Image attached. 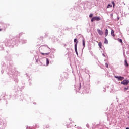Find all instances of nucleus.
<instances>
[{"instance_id":"1","label":"nucleus","mask_w":129,"mask_h":129,"mask_svg":"<svg viewBox=\"0 0 129 129\" xmlns=\"http://www.w3.org/2000/svg\"><path fill=\"white\" fill-rule=\"evenodd\" d=\"M15 44V41H13L10 39H7L5 42V46H6V47H11L13 48L14 47V45Z\"/></svg>"},{"instance_id":"2","label":"nucleus","mask_w":129,"mask_h":129,"mask_svg":"<svg viewBox=\"0 0 129 129\" xmlns=\"http://www.w3.org/2000/svg\"><path fill=\"white\" fill-rule=\"evenodd\" d=\"M83 89V92H85V93H89L90 89V85L89 84L84 85Z\"/></svg>"},{"instance_id":"3","label":"nucleus","mask_w":129,"mask_h":129,"mask_svg":"<svg viewBox=\"0 0 129 129\" xmlns=\"http://www.w3.org/2000/svg\"><path fill=\"white\" fill-rule=\"evenodd\" d=\"M101 20V18H100V17H93L91 20V22H94V21H100Z\"/></svg>"},{"instance_id":"4","label":"nucleus","mask_w":129,"mask_h":129,"mask_svg":"<svg viewBox=\"0 0 129 129\" xmlns=\"http://www.w3.org/2000/svg\"><path fill=\"white\" fill-rule=\"evenodd\" d=\"M129 83V80L127 79L123 80L122 82H121V84H123V85H127Z\"/></svg>"},{"instance_id":"5","label":"nucleus","mask_w":129,"mask_h":129,"mask_svg":"<svg viewBox=\"0 0 129 129\" xmlns=\"http://www.w3.org/2000/svg\"><path fill=\"white\" fill-rule=\"evenodd\" d=\"M114 77L115 78H117L119 81L124 79V78L123 77H121V76H115Z\"/></svg>"},{"instance_id":"6","label":"nucleus","mask_w":129,"mask_h":129,"mask_svg":"<svg viewBox=\"0 0 129 129\" xmlns=\"http://www.w3.org/2000/svg\"><path fill=\"white\" fill-rule=\"evenodd\" d=\"M89 2H86L84 3V7L85 9H88L89 8Z\"/></svg>"},{"instance_id":"7","label":"nucleus","mask_w":129,"mask_h":129,"mask_svg":"<svg viewBox=\"0 0 129 129\" xmlns=\"http://www.w3.org/2000/svg\"><path fill=\"white\" fill-rule=\"evenodd\" d=\"M97 31L100 36H102L103 35V32H102L100 29H97Z\"/></svg>"},{"instance_id":"8","label":"nucleus","mask_w":129,"mask_h":129,"mask_svg":"<svg viewBox=\"0 0 129 129\" xmlns=\"http://www.w3.org/2000/svg\"><path fill=\"white\" fill-rule=\"evenodd\" d=\"M74 42L75 43L74 47H77V44H78V40H77V38H75L74 40Z\"/></svg>"},{"instance_id":"9","label":"nucleus","mask_w":129,"mask_h":129,"mask_svg":"<svg viewBox=\"0 0 129 129\" xmlns=\"http://www.w3.org/2000/svg\"><path fill=\"white\" fill-rule=\"evenodd\" d=\"M0 125H2V128L6 127V124L4 123V121H3L1 119H0Z\"/></svg>"},{"instance_id":"10","label":"nucleus","mask_w":129,"mask_h":129,"mask_svg":"<svg viewBox=\"0 0 129 129\" xmlns=\"http://www.w3.org/2000/svg\"><path fill=\"white\" fill-rule=\"evenodd\" d=\"M20 42L21 43V44H26V43H27V40L21 39Z\"/></svg>"},{"instance_id":"11","label":"nucleus","mask_w":129,"mask_h":129,"mask_svg":"<svg viewBox=\"0 0 129 129\" xmlns=\"http://www.w3.org/2000/svg\"><path fill=\"white\" fill-rule=\"evenodd\" d=\"M82 42H83V48H85V39L83 38L82 39Z\"/></svg>"},{"instance_id":"12","label":"nucleus","mask_w":129,"mask_h":129,"mask_svg":"<svg viewBox=\"0 0 129 129\" xmlns=\"http://www.w3.org/2000/svg\"><path fill=\"white\" fill-rule=\"evenodd\" d=\"M111 35L112 37H115V34H114V30H112L111 32Z\"/></svg>"},{"instance_id":"13","label":"nucleus","mask_w":129,"mask_h":129,"mask_svg":"<svg viewBox=\"0 0 129 129\" xmlns=\"http://www.w3.org/2000/svg\"><path fill=\"white\" fill-rule=\"evenodd\" d=\"M41 55H42L43 56H45V55L46 56H47L48 55H49L50 54V52H48V53H44L43 52H41Z\"/></svg>"},{"instance_id":"14","label":"nucleus","mask_w":129,"mask_h":129,"mask_svg":"<svg viewBox=\"0 0 129 129\" xmlns=\"http://www.w3.org/2000/svg\"><path fill=\"white\" fill-rule=\"evenodd\" d=\"M124 64L126 67H128V63H127V60L126 59H125L124 61Z\"/></svg>"},{"instance_id":"15","label":"nucleus","mask_w":129,"mask_h":129,"mask_svg":"<svg viewBox=\"0 0 129 129\" xmlns=\"http://www.w3.org/2000/svg\"><path fill=\"white\" fill-rule=\"evenodd\" d=\"M105 37H107V35H108V30L106 29L105 32Z\"/></svg>"},{"instance_id":"16","label":"nucleus","mask_w":129,"mask_h":129,"mask_svg":"<svg viewBox=\"0 0 129 129\" xmlns=\"http://www.w3.org/2000/svg\"><path fill=\"white\" fill-rule=\"evenodd\" d=\"M112 5H111V4H109L107 6V9H109V8H112Z\"/></svg>"},{"instance_id":"17","label":"nucleus","mask_w":129,"mask_h":129,"mask_svg":"<svg viewBox=\"0 0 129 129\" xmlns=\"http://www.w3.org/2000/svg\"><path fill=\"white\" fill-rule=\"evenodd\" d=\"M50 64V61H49V58H46V66H48Z\"/></svg>"},{"instance_id":"18","label":"nucleus","mask_w":129,"mask_h":129,"mask_svg":"<svg viewBox=\"0 0 129 129\" xmlns=\"http://www.w3.org/2000/svg\"><path fill=\"white\" fill-rule=\"evenodd\" d=\"M104 44H106V45L108 44V40H107L106 38H105Z\"/></svg>"},{"instance_id":"19","label":"nucleus","mask_w":129,"mask_h":129,"mask_svg":"<svg viewBox=\"0 0 129 129\" xmlns=\"http://www.w3.org/2000/svg\"><path fill=\"white\" fill-rule=\"evenodd\" d=\"M75 51L76 55L78 56V52H77V47H75Z\"/></svg>"},{"instance_id":"20","label":"nucleus","mask_w":129,"mask_h":129,"mask_svg":"<svg viewBox=\"0 0 129 129\" xmlns=\"http://www.w3.org/2000/svg\"><path fill=\"white\" fill-rule=\"evenodd\" d=\"M117 41H118V42H119V43H122V39H121L120 38H118Z\"/></svg>"},{"instance_id":"21","label":"nucleus","mask_w":129,"mask_h":129,"mask_svg":"<svg viewBox=\"0 0 129 129\" xmlns=\"http://www.w3.org/2000/svg\"><path fill=\"white\" fill-rule=\"evenodd\" d=\"M98 45H99L100 48H101V47L102 46V43H101V42H99L98 43Z\"/></svg>"},{"instance_id":"22","label":"nucleus","mask_w":129,"mask_h":129,"mask_svg":"<svg viewBox=\"0 0 129 129\" xmlns=\"http://www.w3.org/2000/svg\"><path fill=\"white\" fill-rule=\"evenodd\" d=\"M112 4L113 5V8H114V7H115V3H114V1H112Z\"/></svg>"},{"instance_id":"23","label":"nucleus","mask_w":129,"mask_h":129,"mask_svg":"<svg viewBox=\"0 0 129 129\" xmlns=\"http://www.w3.org/2000/svg\"><path fill=\"white\" fill-rule=\"evenodd\" d=\"M89 18H93V14H90L89 16Z\"/></svg>"},{"instance_id":"24","label":"nucleus","mask_w":129,"mask_h":129,"mask_svg":"<svg viewBox=\"0 0 129 129\" xmlns=\"http://www.w3.org/2000/svg\"><path fill=\"white\" fill-rule=\"evenodd\" d=\"M44 46H45V47H47L48 49H49V50H51V48H49L48 47V45H43V46H41L40 48H42V47H44Z\"/></svg>"},{"instance_id":"25","label":"nucleus","mask_w":129,"mask_h":129,"mask_svg":"<svg viewBox=\"0 0 129 129\" xmlns=\"http://www.w3.org/2000/svg\"><path fill=\"white\" fill-rule=\"evenodd\" d=\"M80 88H81V83H79V88L78 89L79 90H80Z\"/></svg>"},{"instance_id":"26","label":"nucleus","mask_w":129,"mask_h":129,"mask_svg":"<svg viewBox=\"0 0 129 129\" xmlns=\"http://www.w3.org/2000/svg\"><path fill=\"white\" fill-rule=\"evenodd\" d=\"M105 67H106V68H108V64H107V63H105Z\"/></svg>"},{"instance_id":"27","label":"nucleus","mask_w":129,"mask_h":129,"mask_svg":"<svg viewBox=\"0 0 129 129\" xmlns=\"http://www.w3.org/2000/svg\"><path fill=\"white\" fill-rule=\"evenodd\" d=\"M35 59H36V63H38V62H39V59H37L35 58Z\"/></svg>"},{"instance_id":"28","label":"nucleus","mask_w":129,"mask_h":129,"mask_svg":"<svg viewBox=\"0 0 129 129\" xmlns=\"http://www.w3.org/2000/svg\"><path fill=\"white\" fill-rule=\"evenodd\" d=\"M124 89H125V90H128V87H125V88H124Z\"/></svg>"},{"instance_id":"29","label":"nucleus","mask_w":129,"mask_h":129,"mask_svg":"<svg viewBox=\"0 0 129 129\" xmlns=\"http://www.w3.org/2000/svg\"><path fill=\"white\" fill-rule=\"evenodd\" d=\"M105 87H104V90H103V91H104V92H105Z\"/></svg>"},{"instance_id":"30","label":"nucleus","mask_w":129,"mask_h":129,"mask_svg":"<svg viewBox=\"0 0 129 129\" xmlns=\"http://www.w3.org/2000/svg\"><path fill=\"white\" fill-rule=\"evenodd\" d=\"M39 40H43V37L42 36H41L40 37V38L39 39Z\"/></svg>"},{"instance_id":"31","label":"nucleus","mask_w":129,"mask_h":129,"mask_svg":"<svg viewBox=\"0 0 129 129\" xmlns=\"http://www.w3.org/2000/svg\"><path fill=\"white\" fill-rule=\"evenodd\" d=\"M113 14H110V17H113Z\"/></svg>"},{"instance_id":"32","label":"nucleus","mask_w":129,"mask_h":129,"mask_svg":"<svg viewBox=\"0 0 129 129\" xmlns=\"http://www.w3.org/2000/svg\"><path fill=\"white\" fill-rule=\"evenodd\" d=\"M102 56H103V57H105V54H104V53H103V54H102Z\"/></svg>"},{"instance_id":"33","label":"nucleus","mask_w":129,"mask_h":129,"mask_svg":"<svg viewBox=\"0 0 129 129\" xmlns=\"http://www.w3.org/2000/svg\"><path fill=\"white\" fill-rule=\"evenodd\" d=\"M86 126H87L88 128L89 127L88 126V124H86Z\"/></svg>"},{"instance_id":"34","label":"nucleus","mask_w":129,"mask_h":129,"mask_svg":"<svg viewBox=\"0 0 129 129\" xmlns=\"http://www.w3.org/2000/svg\"><path fill=\"white\" fill-rule=\"evenodd\" d=\"M119 20V17H117V21H118Z\"/></svg>"},{"instance_id":"35","label":"nucleus","mask_w":129,"mask_h":129,"mask_svg":"<svg viewBox=\"0 0 129 129\" xmlns=\"http://www.w3.org/2000/svg\"><path fill=\"white\" fill-rule=\"evenodd\" d=\"M1 72H2V74L4 73V71H3V70H2V71H1Z\"/></svg>"},{"instance_id":"36","label":"nucleus","mask_w":129,"mask_h":129,"mask_svg":"<svg viewBox=\"0 0 129 129\" xmlns=\"http://www.w3.org/2000/svg\"><path fill=\"white\" fill-rule=\"evenodd\" d=\"M23 33H20L19 34V36H21V35H22Z\"/></svg>"},{"instance_id":"37","label":"nucleus","mask_w":129,"mask_h":129,"mask_svg":"<svg viewBox=\"0 0 129 129\" xmlns=\"http://www.w3.org/2000/svg\"><path fill=\"white\" fill-rule=\"evenodd\" d=\"M38 127H39V126L37 125L36 128H38Z\"/></svg>"},{"instance_id":"38","label":"nucleus","mask_w":129,"mask_h":129,"mask_svg":"<svg viewBox=\"0 0 129 129\" xmlns=\"http://www.w3.org/2000/svg\"><path fill=\"white\" fill-rule=\"evenodd\" d=\"M126 129H129V127H126Z\"/></svg>"},{"instance_id":"39","label":"nucleus","mask_w":129,"mask_h":129,"mask_svg":"<svg viewBox=\"0 0 129 129\" xmlns=\"http://www.w3.org/2000/svg\"><path fill=\"white\" fill-rule=\"evenodd\" d=\"M123 55H124V56H125V54H124V53H123Z\"/></svg>"},{"instance_id":"40","label":"nucleus","mask_w":129,"mask_h":129,"mask_svg":"<svg viewBox=\"0 0 129 129\" xmlns=\"http://www.w3.org/2000/svg\"><path fill=\"white\" fill-rule=\"evenodd\" d=\"M67 127H68H68H69L68 126V125H67Z\"/></svg>"},{"instance_id":"41","label":"nucleus","mask_w":129,"mask_h":129,"mask_svg":"<svg viewBox=\"0 0 129 129\" xmlns=\"http://www.w3.org/2000/svg\"><path fill=\"white\" fill-rule=\"evenodd\" d=\"M47 127H49V126H48V127H47V126H46V127H45V128H47Z\"/></svg>"},{"instance_id":"42","label":"nucleus","mask_w":129,"mask_h":129,"mask_svg":"<svg viewBox=\"0 0 129 129\" xmlns=\"http://www.w3.org/2000/svg\"><path fill=\"white\" fill-rule=\"evenodd\" d=\"M2 29H0V32H1V31H2Z\"/></svg>"},{"instance_id":"43","label":"nucleus","mask_w":129,"mask_h":129,"mask_svg":"<svg viewBox=\"0 0 129 129\" xmlns=\"http://www.w3.org/2000/svg\"><path fill=\"white\" fill-rule=\"evenodd\" d=\"M33 104H36V103L34 102V103H33Z\"/></svg>"},{"instance_id":"44","label":"nucleus","mask_w":129,"mask_h":129,"mask_svg":"<svg viewBox=\"0 0 129 129\" xmlns=\"http://www.w3.org/2000/svg\"><path fill=\"white\" fill-rule=\"evenodd\" d=\"M27 129H29V128L27 127Z\"/></svg>"},{"instance_id":"45","label":"nucleus","mask_w":129,"mask_h":129,"mask_svg":"<svg viewBox=\"0 0 129 129\" xmlns=\"http://www.w3.org/2000/svg\"><path fill=\"white\" fill-rule=\"evenodd\" d=\"M48 36V35H46V37H47Z\"/></svg>"}]
</instances>
